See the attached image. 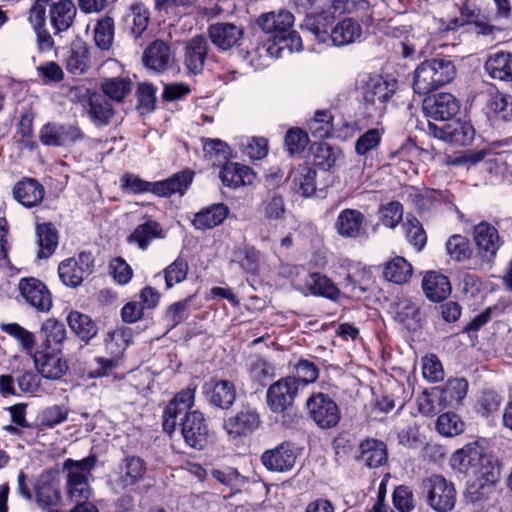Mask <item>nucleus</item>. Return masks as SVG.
Wrapping results in <instances>:
<instances>
[{"mask_svg": "<svg viewBox=\"0 0 512 512\" xmlns=\"http://www.w3.org/2000/svg\"><path fill=\"white\" fill-rule=\"evenodd\" d=\"M195 392L196 386L189 385L174 396L165 409L163 429L172 433L180 417L185 442L192 448L202 449L208 434L205 419L199 411H188L194 405Z\"/></svg>", "mask_w": 512, "mask_h": 512, "instance_id": "obj_1", "label": "nucleus"}, {"mask_svg": "<svg viewBox=\"0 0 512 512\" xmlns=\"http://www.w3.org/2000/svg\"><path fill=\"white\" fill-rule=\"evenodd\" d=\"M452 468L468 476L495 482L499 477L496 461L485 452L478 442L468 443L455 451L450 459Z\"/></svg>", "mask_w": 512, "mask_h": 512, "instance_id": "obj_2", "label": "nucleus"}, {"mask_svg": "<svg viewBox=\"0 0 512 512\" xmlns=\"http://www.w3.org/2000/svg\"><path fill=\"white\" fill-rule=\"evenodd\" d=\"M97 456L90 454L81 460L66 459L63 463L65 472V494L75 504L87 502L92 496L90 478L96 467Z\"/></svg>", "mask_w": 512, "mask_h": 512, "instance_id": "obj_3", "label": "nucleus"}, {"mask_svg": "<svg viewBox=\"0 0 512 512\" xmlns=\"http://www.w3.org/2000/svg\"><path fill=\"white\" fill-rule=\"evenodd\" d=\"M455 76V67L448 59L424 61L414 72L413 90L426 95L440 86L449 83Z\"/></svg>", "mask_w": 512, "mask_h": 512, "instance_id": "obj_4", "label": "nucleus"}, {"mask_svg": "<svg viewBox=\"0 0 512 512\" xmlns=\"http://www.w3.org/2000/svg\"><path fill=\"white\" fill-rule=\"evenodd\" d=\"M360 83L366 108L381 116L386 109V103L396 91V80L387 79L379 75H364Z\"/></svg>", "mask_w": 512, "mask_h": 512, "instance_id": "obj_5", "label": "nucleus"}, {"mask_svg": "<svg viewBox=\"0 0 512 512\" xmlns=\"http://www.w3.org/2000/svg\"><path fill=\"white\" fill-rule=\"evenodd\" d=\"M429 506L437 512L451 511L456 502V490L451 482L441 475H432L424 482Z\"/></svg>", "mask_w": 512, "mask_h": 512, "instance_id": "obj_6", "label": "nucleus"}, {"mask_svg": "<svg viewBox=\"0 0 512 512\" xmlns=\"http://www.w3.org/2000/svg\"><path fill=\"white\" fill-rule=\"evenodd\" d=\"M33 499L43 512H60L62 500L59 480L50 473H42L33 481Z\"/></svg>", "mask_w": 512, "mask_h": 512, "instance_id": "obj_7", "label": "nucleus"}, {"mask_svg": "<svg viewBox=\"0 0 512 512\" xmlns=\"http://www.w3.org/2000/svg\"><path fill=\"white\" fill-rule=\"evenodd\" d=\"M94 269L91 252H81L77 256L63 260L58 267L61 281L68 287H78Z\"/></svg>", "mask_w": 512, "mask_h": 512, "instance_id": "obj_8", "label": "nucleus"}, {"mask_svg": "<svg viewBox=\"0 0 512 512\" xmlns=\"http://www.w3.org/2000/svg\"><path fill=\"white\" fill-rule=\"evenodd\" d=\"M299 390V381H296L294 376L280 378L267 389L266 400L269 409L273 413L285 412L293 405Z\"/></svg>", "mask_w": 512, "mask_h": 512, "instance_id": "obj_9", "label": "nucleus"}, {"mask_svg": "<svg viewBox=\"0 0 512 512\" xmlns=\"http://www.w3.org/2000/svg\"><path fill=\"white\" fill-rule=\"evenodd\" d=\"M427 132L435 138L460 146L471 144L475 136L473 125L462 120L441 124H435L428 120Z\"/></svg>", "mask_w": 512, "mask_h": 512, "instance_id": "obj_10", "label": "nucleus"}, {"mask_svg": "<svg viewBox=\"0 0 512 512\" xmlns=\"http://www.w3.org/2000/svg\"><path fill=\"white\" fill-rule=\"evenodd\" d=\"M310 417L322 429L336 426L340 420V410L334 400L324 394H313L306 402Z\"/></svg>", "mask_w": 512, "mask_h": 512, "instance_id": "obj_11", "label": "nucleus"}, {"mask_svg": "<svg viewBox=\"0 0 512 512\" xmlns=\"http://www.w3.org/2000/svg\"><path fill=\"white\" fill-rule=\"evenodd\" d=\"M473 240L477 256L486 263L493 261L502 245L498 230L486 221H482L474 226Z\"/></svg>", "mask_w": 512, "mask_h": 512, "instance_id": "obj_12", "label": "nucleus"}, {"mask_svg": "<svg viewBox=\"0 0 512 512\" xmlns=\"http://www.w3.org/2000/svg\"><path fill=\"white\" fill-rule=\"evenodd\" d=\"M262 424L258 411L244 406L234 415L225 419L223 428L231 439L247 437L253 434Z\"/></svg>", "mask_w": 512, "mask_h": 512, "instance_id": "obj_13", "label": "nucleus"}, {"mask_svg": "<svg viewBox=\"0 0 512 512\" xmlns=\"http://www.w3.org/2000/svg\"><path fill=\"white\" fill-rule=\"evenodd\" d=\"M62 348L42 349L33 353V362L37 372L46 379L59 380L69 370L66 359L62 357Z\"/></svg>", "mask_w": 512, "mask_h": 512, "instance_id": "obj_14", "label": "nucleus"}, {"mask_svg": "<svg viewBox=\"0 0 512 512\" xmlns=\"http://www.w3.org/2000/svg\"><path fill=\"white\" fill-rule=\"evenodd\" d=\"M460 109L459 101L450 93H438L423 101V111L428 119L446 123Z\"/></svg>", "mask_w": 512, "mask_h": 512, "instance_id": "obj_15", "label": "nucleus"}, {"mask_svg": "<svg viewBox=\"0 0 512 512\" xmlns=\"http://www.w3.org/2000/svg\"><path fill=\"white\" fill-rule=\"evenodd\" d=\"M297 454L289 442L265 450L261 455L263 466L270 472L285 473L291 471L296 463Z\"/></svg>", "mask_w": 512, "mask_h": 512, "instance_id": "obj_16", "label": "nucleus"}, {"mask_svg": "<svg viewBox=\"0 0 512 512\" xmlns=\"http://www.w3.org/2000/svg\"><path fill=\"white\" fill-rule=\"evenodd\" d=\"M144 66L156 73H165L173 68L175 54L171 47L163 40H155L143 52Z\"/></svg>", "mask_w": 512, "mask_h": 512, "instance_id": "obj_17", "label": "nucleus"}, {"mask_svg": "<svg viewBox=\"0 0 512 512\" xmlns=\"http://www.w3.org/2000/svg\"><path fill=\"white\" fill-rule=\"evenodd\" d=\"M20 295L25 302L40 312H48L52 307V299L46 285L40 280L27 277L18 284Z\"/></svg>", "mask_w": 512, "mask_h": 512, "instance_id": "obj_18", "label": "nucleus"}, {"mask_svg": "<svg viewBox=\"0 0 512 512\" xmlns=\"http://www.w3.org/2000/svg\"><path fill=\"white\" fill-rule=\"evenodd\" d=\"M83 138L82 131L73 125L47 123L40 131V140L47 146H70Z\"/></svg>", "mask_w": 512, "mask_h": 512, "instance_id": "obj_19", "label": "nucleus"}, {"mask_svg": "<svg viewBox=\"0 0 512 512\" xmlns=\"http://www.w3.org/2000/svg\"><path fill=\"white\" fill-rule=\"evenodd\" d=\"M146 473V463L136 456H129L122 460L112 474L111 481L116 488L126 489L143 479Z\"/></svg>", "mask_w": 512, "mask_h": 512, "instance_id": "obj_20", "label": "nucleus"}, {"mask_svg": "<svg viewBox=\"0 0 512 512\" xmlns=\"http://www.w3.org/2000/svg\"><path fill=\"white\" fill-rule=\"evenodd\" d=\"M296 290L308 295L322 296L331 300H336L340 295L337 286L325 275L321 273H309L303 282L293 283Z\"/></svg>", "mask_w": 512, "mask_h": 512, "instance_id": "obj_21", "label": "nucleus"}, {"mask_svg": "<svg viewBox=\"0 0 512 512\" xmlns=\"http://www.w3.org/2000/svg\"><path fill=\"white\" fill-rule=\"evenodd\" d=\"M211 42L221 51L239 46L243 38V29L228 22H218L208 27Z\"/></svg>", "mask_w": 512, "mask_h": 512, "instance_id": "obj_22", "label": "nucleus"}, {"mask_svg": "<svg viewBox=\"0 0 512 512\" xmlns=\"http://www.w3.org/2000/svg\"><path fill=\"white\" fill-rule=\"evenodd\" d=\"M366 218L357 209L342 210L335 222L337 233L344 238H359L366 234Z\"/></svg>", "mask_w": 512, "mask_h": 512, "instance_id": "obj_23", "label": "nucleus"}, {"mask_svg": "<svg viewBox=\"0 0 512 512\" xmlns=\"http://www.w3.org/2000/svg\"><path fill=\"white\" fill-rule=\"evenodd\" d=\"M209 403L221 409L230 408L236 399V389L228 380L211 379L203 386Z\"/></svg>", "mask_w": 512, "mask_h": 512, "instance_id": "obj_24", "label": "nucleus"}, {"mask_svg": "<svg viewBox=\"0 0 512 512\" xmlns=\"http://www.w3.org/2000/svg\"><path fill=\"white\" fill-rule=\"evenodd\" d=\"M294 21V15L290 11L281 9L277 12L272 11L262 14L258 18L257 24L263 32L279 39V36L284 35L293 27Z\"/></svg>", "mask_w": 512, "mask_h": 512, "instance_id": "obj_25", "label": "nucleus"}, {"mask_svg": "<svg viewBox=\"0 0 512 512\" xmlns=\"http://www.w3.org/2000/svg\"><path fill=\"white\" fill-rule=\"evenodd\" d=\"M332 44L337 47L361 42L363 30L360 23L350 17L340 20L329 34Z\"/></svg>", "mask_w": 512, "mask_h": 512, "instance_id": "obj_26", "label": "nucleus"}, {"mask_svg": "<svg viewBox=\"0 0 512 512\" xmlns=\"http://www.w3.org/2000/svg\"><path fill=\"white\" fill-rule=\"evenodd\" d=\"M14 199L26 208L39 205L45 196V189L36 179L24 178L13 187Z\"/></svg>", "mask_w": 512, "mask_h": 512, "instance_id": "obj_27", "label": "nucleus"}, {"mask_svg": "<svg viewBox=\"0 0 512 512\" xmlns=\"http://www.w3.org/2000/svg\"><path fill=\"white\" fill-rule=\"evenodd\" d=\"M207 50V39L203 35H196L187 42L184 65L190 73L197 75L202 72Z\"/></svg>", "mask_w": 512, "mask_h": 512, "instance_id": "obj_28", "label": "nucleus"}, {"mask_svg": "<svg viewBox=\"0 0 512 512\" xmlns=\"http://www.w3.org/2000/svg\"><path fill=\"white\" fill-rule=\"evenodd\" d=\"M76 13V6L71 0H59L51 4L49 19L55 35L67 31L72 26Z\"/></svg>", "mask_w": 512, "mask_h": 512, "instance_id": "obj_29", "label": "nucleus"}, {"mask_svg": "<svg viewBox=\"0 0 512 512\" xmlns=\"http://www.w3.org/2000/svg\"><path fill=\"white\" fill-rule=\"evenodd\" d=\"M65 64L70 74H85L91 66L89 46L82 40L73 41L67 52Z\"/></svg>", "mask_w": 512, "mask_h": 512, "instance_id": "obj_30", "label": "nucleus"}, {"mask_svg": "<svg viewBox=\"0 0 512 512\" xmlns=\"http://www.w3.org/2000/svg\"><path fill=\"white\" fill-rule=\"evenodd\" d=\"M228 214L229 209L226 205L222 203L212 204L195 213L191 224L196 230L212 229L222 224Z\"/></svg>", "mask_w": 512, "mask_h": 512, "instance_id": "obj_31", "label": "nucleus"}, {"mask_svg": "<svg viewBox=\"0 0 512 512\" xmlns=\"http://www.w3.org/2000/svg\"><path fill=\"white\" fill-rule=\"evenodd\" d=\"M150 21L149 9L141 2L132 4L123 15L124 28L135 38H139L147 29Z\"/></svg>", "mask_w": 512, "mask_h": 512, "instance_id": "obj_32", "label": "nucleus"}, {"mask_svg": "<svg viewBox=\"0 0 512 512\" xmlns=\"http://www.w3.org/2000/svg\"><path fill=\"white\" fill-rule=\"evenodd\" d=\"M219 177L224 186L238 188L243 185H250L256 176L251 168L238 163H227L220 171Z\"/></svg>", "mask_w": 512, "mask_h": 512, "instance_id": "obj_33", "label": "nucleus"}, {"mask_svg": "<svg viewBox=\"0 0 512 512\" xmlns=\"http://www.w3.org/2000/svg\"><path fill=\"white\" fill-rule=\"evenodd\" d=\"M192 180L193 173L191 171L176 173L166 180L153 182V193L161 197H168L175 193L183 195Z\"/></svg>", "mask_w": 512, "mask_h": 512, "instance_id": "obj_34", "label": "nucleus"}, {"mask_svg": "<svg viewBox=\"0 0 512 512\" xmlns=\"http://www.w3.org/2000/svg\"><path fill=\"white\" fill-rule=\"evenodd\" d=\"M316 171L308 165H300L290 174L292 190L304 197H311L316 191Z\"/></svg>", "mask_w": 512, "mask_h": 512, "instance_id": "obj_35", "label": "nucleus"}, {"mask_svg": "<svg viewBox=\"0 0 512 512\" xmlns=\"http://www.w3.org/2000/svg\"><path fill=\"white\" fill-rule=\"evenodd\" d=\"M166 232L161 224L154 220H147L138 225L129 235L128 241L136 243L141 250H146L149 243L154 239H164Z\"/></svg>", "mask_w": 512, "mask_h": 512, "instance_id": "obj_36", "label": "nucleus"}, {"mask_svg": "<svg viewBox=\"0 0 512 512\" xmlns=\"http://www.w3.org/2000/svg\"><path fill=\"white\" fill-rule=\"evenodd\" d=\"M422 287L428 299L439 302L445 299L451 292L448 278L437 272H428L423 280Z\"/></svg>", "mask_w": 512, "mask_h": 512, "instance_id": "obj_37", "label": "nucleus"}, {"mask_svg": "<svg viewBox=\"0 0 512 512\" xmlns=\"http://www.w3.org/2000/svg\"><path fill=\"white\" fill-rule=\"evenodd\" d=\"M485 70L493 79L512 82V53L492 54L485 63Z\"/></svg>", "mask_w": 512, "mask_h": 512, "instance_id": "obj_38", "label": "nucleus"}, {"mask_svg": "<svg viewBox=\"0 0 512 512\" xmlns=\"http://www.w3.org/2000/svg\"><path fill=\"white\" fill-rule=\"evenodd\" d=\"M360 459L369 468H377L387 460L386 445L377 439H366L360 443Z\"/></svg>", "mask_w": 512, "mask_h": 512, "instance_id": "obj_39", "label": "nucleus"}, {"mask_svg": "<svg viewBox=\"0 0 512 512\" xmlns=\"http://www.w3.org/2000/svg\"><path fill=\"white\" fill-rule=\"evenodd\" d=\"M67 322L70 329L85 343H88L98 333L97 325L91 317L79 311H71L68 314Z\"/></svg>", "mask_w": 512, "mask_h": 512, "instance_id": "obj_40", "label": "nucleus"}, {"mask_svg": "<svg viewBox=\"0 0 512 512\" xmlns=\"http://www.w3.org/2000/svg\"><path fill=\"white\" fill-rule=\"evenodd\" d=\"M36 234L38 238V258H49L58 246V232L53 224H37Z\"/></svg>", "mask_w": 512, "mask_h": 512, "instance_id": "obj_41", "label": "nucleus"}, {"mask_svg": "<svg viewBox=\"0 0 512 512\" xmlns=\"http://www.w3.org/2000/svg\"><path fill=\"white\" fill-rule=\"evenodd\" d=\"M311 153L314 165L324 171L333 168L342 155L340 149L325 142L314 143L311 146Z\"/></svg>", "mask_w": 512, "mask_h": 512, "instance_id": "obj_42", "label": "nucleus"}, {"mask_svg": "<svg viewBox=\"0 0 512 512\" xmlns=\"http://www.w3.org/2000/svg\"><path fill=\"white\" fill-rule=\"evenodd\" d=\"M43 337V349L62 348V343L66 339L67 331L63 323L56 319H47L41 327Z\"/></svg>", "mask_w": 512, "mask_h": 512, "instance_id": "obj_43", "label": "nucleus"}, {"mask_svg": "<svg viewBox=\"0 0 512 512\" xmlns=\"http://www.w3.org/2000/svg\"><path fill=\"white\" fill-rule=\"evenodd\" d=\"M383 276L390 282L404 284L412 276V265L405 258L397 256L386 263Z\"/></svg>", "mask_w": 512, "mask_h": 512, "instance_id": "obj_44", "label": "nucleus"}, {"mask_svg": "<svg viewBox=\"0 0 512 512\" xmlns=\"http://www.w3.org/2000/svg\"><path fill=\"white\" fill-rule=\"evenodd\" d=\"M261 254L254 247L236 248L231 255V263L238 264L249 274H256L260 267Z\"/></svg>", "mask_w": 512, "mask_h": 512, "instance_id": "obj_45", "label": "nucleus"}, {"mask_svg": "<svg viewBox=\"0 0 512 512\" xmlns=\"http://www.w3.org/2000/svg\"><path fill=\"white\" fill-rule=\"evenodd\" d=\"M395 315L396 319L408 328H414V325L422 320L419 305L409 298H401L397 301Z\"/></svg>", "mask_w": 512, "mask_h": 512, "instance_id": "obj_46", "label": "nucleus"}, {"mask_svg": "<svg viewBox=\"0 0 512 512\" xmlns=\"http://www.w3.org/2000/svg\"><path fill=\"white\" fill-rule=\"evenodd\" d=\"M114 35L115 25L113 18L103 16L97 20L94 26V41L99 49L109 51L114 43Z\"/></svg>", "mask_w": 512, "mask_h": 512, "instance_id": "obj_47", "label": "nucleus"}, {"mask_svg": "<svg viewBox=\"0 0 512 512\" xmlns=\"http://www.w3.org/2000/svg\"><path fill=\"white\" fill-rule=\"evenodd\" d=\"M0 329L2 332L17 340L23 351L32 354L36 343L35 336L32 332L18 323H2L0 324Z\"/></svg>", "mask_w": 512, "mask_h": 512, "instance_id": "obj_48", "label": "nucleus"}, {"mask_svg": "<svg viewBox=\"0 0 512 512\" xmlns=\"http://www.w3.org/2000/svg\"><path fill=\"white\" fill-rule=\"evenodd\" d=\"M260 212L268 221L284 219L287 209L283 197L276 193L268 195L260 205Z\"/></svg>", "mask_w": 512, "mask_h": 512, "instance_id": "obj_49", "label": "nucleus"}, {"mask_svg": "<svg viewBox=\"0 0 512 512\" xmlns=\"http://www.w3.org/2000/svg\"><path fill=\"white\" fill-rule=\"evenodd\" d=\"M403 205L399 201L381 204L378 209L379 223L389 229H395L403 219Z\"/></svg>", "mask_w": 512, "mask_h": 512, "instance_id": "obj_50", "label": "nucleus"}, {"mask_svg": "<svg viewBox=\"0 0 512 512\" xmlns=\"http://www.w3.org/2000/svg\"><path fill=\"white\" fill-rule=\"evenodd\" d=\"M403 229L408 242L416 251H421L427 243V235L420 221L416 217L408 215L403 224Z\"/></svg>", "mask_w": 512, "mask_h": 512, "instance_id": "obj_51", "label": "nucleus"}, {"mask_svg": "<svg viewBox=\"0 0 512 512\" xmlns=\"http://www.w3.org/2000/svg\"><path fill=\"white\" fill-rule=\"evenodd\" d=\"M89 114L96 125H107L113 115L110 103L101 95H93L90 98Z\"/></svg>", "mask_w": 512, "mask_h": 512, "instance_id": "obj_52", "label": "nucleus"}, {"mask_svg": "<svg viewBox=\"0 0 512 512\" xmlns=\"http://www.w3.org/2000/svg\"><path fill=\"white\" fill-rule=\"evenodd\" d=\"M383 133V130L379 128H372L364 132L356 140V153L365 156L376 151L381 143Z\"/></svg>", "mask_w": 512, "mask_h": 512, "instance_id": "obj_53", "label": "nucleus"}, {"mask_svg": "<svg viewBox=\"0 0 512 512\" xmlns=\"http://www.w3.org/2000/svg\"><path fill=\"white\" fill-rule=\"evenodd\" d=\"M239 145L252 160H261L268 153L267 140L263 137H240Z\"/></svg>", "mask_w": 512, "mask_h": 512, "instance_id": "obj_54", "label": "nucleus"}, {"mask_svg": "<svg viewBox=\"0 0 512 512\" xmlns=\"http://www.w3.org/2000/svg\"><path fill=\"white\" fill-rule=\"evenodd\" d=\"M330 25L329 17L325 13L309 15L305 18L302 28L308 30L315 35L316 39L325 42L328 35Z\"/></svg>", "mask_w": 512, "mask_h": 512, "instance_id": "obj_55", "label": "nucleus"}, {"mask_svg": "<svg viewBox=\"0 0 512 512\" xmlns=\"http://www.w3.org/2000/svg\"><path fill=\"white\" fill-rule=\"evenodd\" d=\"M437 430L444 436L453 437L464 431V422L457 414L447 412L438 417Z\"/></svg>", "mask_w": 512, "mask_h": 512, "instance_id": "obj_56", "label": "nucleus"}, {"mask_svg": "<svg viewBox=\"0 0 512 512\" xmlns=\"http://www.w3.org/2000/svg\"><path fill=\"white\" fill-rule=\"evenodd\" d=\"M488 109L502 120L510 119L512 116L511 96L498 91L492 93L488 100Z\"/></svg>", "mask_w": 512, "mask_h": 512, "instance_id": "obj_57", "label": "nucleus"}, {"mask_svg": "<svg viewBox=\"0 0 512 512\" xmlns=\"http://www.w3.org/2000/svg\"><path fill=\"white\" fill-rule=\"evenodd\" d=\"M446 252L455 261H464L470 257L469 241L460 234H454L446 242Z\"/></svg>", "mask_w": 512, "mask_h": 512, "instance_id": "obj_58", "label": "nucleus"}, {"mask_svg": "<svg viewBox=\"0 0 512 512\" xmlns=\"http://www.w3.org/2000/svg\"><path fill=\"white\" fill-rule=\"evenodd\" d=\"M103 92L110 99L120 102L131 93V81L125 78H114L107 80L103 86Z\"/></svg>", "mask_w": 512, "mask_h": 512, "instance_id": "obj_59", "label": "nucleus"}, {"mask_svg": "<svg viewBox=\"0 0 512 512\" xmlns=\"http://www.w3.org/2000/svg\"><path fill=\"white\" fill-rule=\"evenodd\" d=\"M468 383L463 378L450 379L441 390L439 398L448 399L451 403H460L467 395Z\"/></svg>", "mask_w": 512, "mask_h": 512, "instance_id": "obj_60", "label": "nucleus"}, {"mask_svg": "<svg viewBox=\"0 0 512 512\" xmlns=\"http://www.w3.org/2000/svg\"><path fill=\"white\" fill-rule=\"evenodd\" d=\"M296 381H299V388H304L310 383H313L317 380L319 376V369L315 363L307 360L301 359L295 365Z\"/></svg>", "mask_w": 512, "mask_h": 512, "instance_id": "obj_61", "label": "nucleus"}, {"mask_svg": "<svg viewBox=\"0 0 512 512\" xmlns=\"http://www.w3.org/2000/svg\"><path fill=\"white\" fill-rule=\"evenodd\" d=\"M188 273V263L182 258H177L164 270L166 287L172 288L175 284L184 281Z\"/></svg>", "mask_w": 512, "mask_h": 512, "instance_id": "obj_62", "label": "nucleus"}, {"mask_svg": "<svg viewBox=\"0 0 512 512\" xmlns=\"http://www.w3.org/2000/svg\"><path fill=\"white\" fill-rule=\"evenodd\" d=\"M422 374L429 382H439L443 380L444 372L442 364L436 355L430 354L422 359Z\"/></svg>", "mask_w": 512, "mask_h": 512, "instance_id": "obj_63", "label": "nucleus"}, {"mask_svg": "<svg viewBox=\"0 0 512 512\" xmlns=\"http://www.w3.org/2000/svg\"><path fill=\"white\" fill-rule=\"evenodd\" d=\"M309 141L306 132L299 128L290 129L285 136V145L290 154H295L303 151Z\"/></svg>", "mask_w": 512, "mask_h": 512, "instance_id": "obj_64", "label": "nucleus"}]
</instances>
